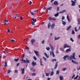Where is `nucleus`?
<instances>
[{
    "label": "nucleus",
    "instance_id": "1",
    "mask_svg": "<svg viewBox=\"0 0 80 80\" xmlns=\"http://www.w3.org/2000/svg\"><path fill=\"white\" fill-rule=\"evenodd\" d=\"M22 59H21V61H22V62H24V63H30V61H29V60H28V59L27 58H26V60H25L23 59V58H24V57H25V54H23L22 55Z\"/></svg>",
    "mask_w": 80,
    "mask_h": 80
},
{
    "label": "nucleus",
    "instance_id": "2",
    "mask_svg": "<svg viewBox=\"0 0 80 80\" xmlns=\"http://www.w3.org/2000/svg\"><path fill=\"white\" fill-rule=\"evenodd\" d=\"M64 12H66V10L65 9L63 10L62 11L58 13H57L54 15V17H58V15H59V14L60 13H64Z\"/></svg>",
    "mask_w": 80,
    "mask_h": 80
},
{
    "label": "nucleus",
    "instance_id": "3",
    "mask_svg": "<svg viewBox=\"0 0 80 80\" xmlns=\"http://www.w3.org/2000/svg\"><path fill=\"white\" fill-rule=\"evenodd\" d=\"M75 53H74L72 54V55L71 56V58H72V59L76 60V58H75Z\"/></svg>",
    "mask_w": 80,
    "mask_h": 80
},
{
    "label": "nucleus",
    "instance_id": "4",
    "mask_svg": "<svg viewBox=\"0 0 80 80\" xmlns=\"http://www.w3.org/2000/svg\"><path fill=\"white\" fill-rule=\"evenodd\" d=\"M21 70L22 74H24L25 72V68H21Z\"/></svg>",
    "mask_w": 80,
    "mask_h": 80
},
{
    "label": "nucleus",
    "instance_id": "5",
    "mask_svg": "<svg viewBox=\"0 0 80 80\" xmlns=\"http://www.w3.org/2000/svg\"><path fill=\"white\" fill-rule=\"evenodd\" d=\"M31 64L32 66H35V65H37V63H36V62H34V61H33L32 62Z\"/></svg>",
    "mask_w": 80,
    "mask_h": 80
},
{
    "label": "nucleus",
    "instance_id": "6",
    "mask_svg": "<svg viewBox=\"0 0 80 80\" xmlns=\"http://www.w3.org/2000/svg\"><path fill=\"white\" fill-rule=\"evenodd\" d=\"M34 52L37 56L38 57H39V55L38 54V51H34Z\"/></svg>",
    "mask_w": 80,
    "mask_h": 80
},
{
    "label": "nucleus",
    "instance_id": "7",
    "mask_svg": "<svg viewBox=\"0 0 80 80\" xmlns=\"http://www.w3.org/2000/svg\"><path fill=\"white\" fill-rule=\"evenodd\" d=\"M52 53L53 57H55V54H54V52H53V51H52V52H50V55H52Z\"/></svg>",
    "mask_w": 80,
    "mask_h": 80
},
{
    "label": "nucleus",
    "instance_id": "8",
    "mask_svg": "<svg viewBox=\"0 0 80 80\" xmlns=\"http://www.w3.org/2000/svg\"><path fill=\"white\" fill-rule=\"evenodd\" d=\"M71 2L72 3V6H75V3L76 2H75L74 1H71Z\"/></svg>",
    "mask_w": 80,
    "mask_h": 80
},
{
    "label": "nucleus",
    "instance_id": "9",
    "mask_svg": "<svg viewBox=\"0 0 80 80\" xmlns=\"http://www.w3.org/2000/svg\"><path fill=\"white\" fill-rule=\"evenodd\" d=\"M58 61H57L55 64V67L54 68V69H56L57 68V66H58Z\"/></svg>",
    "mask_w": 80,
    "mask_h": 80
},
{
    "label": "nucleus",
    "instance_id": "10",
    "mask_svg": "<svg viewBox=\"0 0 80 80\" xmlns=\"http://www.w3.org/2000/svg\"><path fill=\"white\" fill-rule=\"evenodd\" d=\"M54 27H55V24L53 23L51 26L52 29H53V28H54Z\"/></svg>",
    "mask_w": 80,
    "mask_h": 80
},
{
    "label": "nucleus",
    "instance_id": "11",
    "mask_svg": "<svg viewBox=\"0 0 80 80\" xmlns=\"http://www.w3.org/2000/svg\"><path fill=\"white\" fill-rule=\"evenodd\" d=\"M78 23V25H80V18H79L77 19Z\"/></svg>",
    "mask_w": 80,
    "mask_h": 80
},
{
    "label": "nucleus",
    "instance_id": "12",
    "mask_svg": "<svg viewBox=\"0 0 80 80\" xmlns=\"http://www.w3.org/2000/svg\"><path fill=\"white\" fill-rule=\"evenodd\" d=\"M72 63H75V64H78V62H76V61H73V60H72Z\"/></svg>",
    "mask_w": 80,
    "mask_h": 80
},
{
    "label": "nucleus",
    "instance_id": "13",
    "mask_svg": "<svg viewBox=\"0 0 80 80\" xmlns=\"http://www.w3.org/2000/svg\"><path fill=\"white\" fill-rule=\"evenodd\" d=\"M53 3H54V5H58V3L57 2V1H54Z\"/></svg>",
    "mask_w": 80,
    "mask_h": 80
},
{
    "label": "nucleus",
    "instance_id": "14",
    "mask_svg": "<svg viewBox=\"0 0 80 80\" xmlns=\"http://www.w3.org/2000/svg\"><path fill=\"white\" fill-rule=\"evenodd\" d=\"M35 41V40L34 39H32L31 41V42L32 44H33V43H34V42Z\"/></svg>",
    "mask_w": 80,
    "mask_h": 80
},
{
    "label": "nucleus",
    "instance_id": "15",
    "mask_svg": "<svg viewBox=\"0 0 80 80\" xmlns=\"http://www.w3.org/2000/svg\"><path fill=\"white\" fill-rule=\"evenodd\" d=\"M68 56L67 55L64 56L63 57V59H64V60H65V59H66V58H68Z\"/></svg>",
    "mask_w": 80,
    "mask_h": 80
},
{
    "label": "nucleus",
    "instance_id": "16",
    "mask_svg": "<svg viewBox=\"0 0 80 80\" xmlns=\"http://www.w3.org/2000/svg\"><path fill=\"white\" fill-rule=\"evenodd\" d=\"M62 24L63 25H66V22L63 20H62Z\"/></svg>",
    "mask_w": 80,
    "mask_h": 80
},
{
    "label": "nucleus",
    "instance_id": "17",
    "mask_svg": "<svg viewBox=\"0 0 80 80\" xmlns=\"http://www.w3.org/2000/svg\"><path fill=\"white\" fill-rule=\"evenodd\" d=\"M31 20H32L34 22H37V19H36V18H32L31 19Z\"/></svg>",
    "mask_w": 80,
    "mask_h": 80
},
{
    "label": "nucleus",
    "instance_id": "18",
    "mask_svg": "<svg viewBox=\"0 0 80 80\" xmlns=\"http://www.w3.org/2000/svg\"><path fill=\"white\" fill-rule=\"evenodd\" d=\"M71 50V49L70 48H69V49H67L66 51V52H69Z\"/></svg>",
    "mask_w": 80,
    "mask_h": 80
},
{
    "label": "nucleus",
    "instance_id": "19",
    "mask_svg": "<svg viewBox=\"0 0 80 80\" xmlns=\"http://www.w3.org/2000/svg\"><path fill=\"white\" fill-rule=\"evenodd\" d=\"M71 27H72V26H69L67 28V29H66L67 30H70V28H71Z\"/></svg>",
    "mask_w": 80,
    "mask_h": 80
},
{
    "label": "nucleus",
    "instance_id": "20",
    "mask_svg": "<svg viewBox=\"0 0 80 80\" xmlns=\"http://www.w3.org/2000/svg\"><path fill=\"white\" fill-rule=\"evenodd\" d=\"M44 54L45 55V57H47V58H49V56H48L47 55V53H44Z\"/></svg>",
    "mask_w": 80,
    "mask_h": 80
},
{
    "label": "nucleus",
    "instance_id": "21",
    "mask_svg": "<svg viewBox=\"0 0 80 80\" xmlns=\"http://www.w3.org/2000/svg\"><path fill=\"white\" fill-rule=\"evenodd\" d=\"M60 38V37H58V38L57 37H55L54 38V40H58Z\"/></svg>",
    "mask_w": 80,
    "mask_h": 80
},
{
    "label": "nucleus",
    "instance_id": "22",
    "mask_svg": "<svg viewBox=\"0 0 80 80\" xmlns=\"http://www.w3.org/2000/svg\"><path fill=\"white\" fill-rule=\"evenodd\" d=\"M50 47H51L52 52H53V46H52V45H50Z\"/></svg>",
    "mask_w": 80,
    "mask_h": 80
},
{
    "label": "nucleus",
    "instance_id": "23",
    "mask_svg": "<svg viewBox=\"0 0 80 80\" xmlns=\"http://www.w3.org/2000/svg\"><path fill=\"white\" fill-rule=\"evenodd\" d=\"M4 67H7V63L6 62H5V64L4 65Z\"/></svg>",
    "mask_w": 80,
    "mask_h": 80
},
{
    "label": "nucleus",
    "instance_id": "24",
    "mask_svg": "<svg viewBox=\"0 0 80 80\" xmlns=\"http://www.w3.org/2000/svg\"><path fill=\"white\" fill-rule=\"evenodd\" d=\"M67 19L68 20V22H70V18H69V17L68 16V15H67Z\"/></svg>",
    "mask_w": 80,
    "mask_h": 80
},
{
    "label": "nucleus",
    "instance_id": "25",
    "mask_svg": "<svg viewBox=\"0 0 80 80\" xmlns=\"http://www.w3.org/2000/svg\"><path fill=\"white\" fill-rule=\"evenodd\" d=\"M18 60H19V58H18L17 59H14V60L15 61V62H18Z\"/></svg>",
    "mask_w": 80,
    "mask_h": 80
},
{
    "label": "nucleus",
    "instance_id": "26",
    "mask_svg": "<svg viewBox=\"0 0 80 80\" xmlns=\"http://www.w3.org/2000/svg\"><path fill=\"white\" fill-rule=\"evenodd\" d=\"M53 74H54V72H53V71H52L51 72L50 76H52V75H53Z\"/></svg>",
    "mask_w": 80,
    "mask_h": 80
},
{
    "label": "nucleus",
    "instance_id": "27",
    "mask_svg": "<svg viewBox=\"0 0 80 80\" xmlns=\"http://www.w3.org/2000/svg\"><path fill=\"white\" fill-rule=\"evenodd\" d=\"M50 27V22H49L48 24V28H49Z\"/></svg>",
    "mask_w": 80,
    "mask_h": 80
},
{
    "label": "nucleus",
    "instance_id": "28",
    "mask_svg": "<svg viewBox=\"0 0 80 80\" xmlns=\"http://www.w3.org/2000/svg\"><path fill=\"white\" fill-rule=\"evenodd\" d=\"M40 65L41 66H42L43 64H42V59H40Z\"/></svg>",
    "mask_w": 80,
    "mask_h": 80
},
{
    "label": "nucleus",
    "instance_id": "29",
    "mask_svg": "<svg viewBox=\"0 0 80 80\" xmlns=\"http://www.w3.org/2000/svg\"><path fill=\"white\" fill-rule=\"evenodd\" d=\"M50 20H53L54 21H55L56 20L55 18H50Z\"/></svg>",
    "mask_w": 80,
    "mask_h": 80
},
{
    "label": "nucleus",
    "instance_id": "30",
    "mask_svg": "<svg viewBox=\"0 0 80 80\" xmlns=\"http://www.w3.org/2000/svg\"><path fill=\"white\" fill-rule=\"evenodd\" d=\"M29 12L32 15H33V16H34V13H33V12H32V11H30Z\"/></svg>",
    "mask_w": 80,
    "mask_h": 80
},
{
    "label": "nucleus",
    "instance_id": "31",
    "mask_svg": "<svg viewBox=\"0 0 80 80\" xmlns=\"http://www.w3.org/2000/svg\"><path fill=\"white\" fill-rule=\"evenodd\" d=\"M56 61H57V60L55 59H52V62H56Z\"/></svg>",
    "mask_w": 80,
    "mask_h": 80
},
{
    "label": "nucleus",
    "instance_id": "32",
    "mask_svg": "<svg viewBox=\"0 0 80 80\" xmlns=\"http://www.w3.org/2000/svg\"><path fill=\"white\" fill-rule=\"evenodd\" d=\"M78 75H77L74 78V80H75V79H77V78H78Z\"/></svg>",
    "mask_w": 80,
    "mask_h": 80
},
{
    "label": "nucleus",
    "instance_id": "33",
    "mask_svg": "<svg viewBox=\"0 0 80 80\" xmlns=\"http://www.w3.org/2000/svg\"><path fill=\"white\" fill-rule=\"evenodd\" d=\"M75 32L74 31V30H72V34H75Z\"/></svg>",
    "mask_w": 80,
    "mask_h": 80
},
{
    "label": "nucleus",
    "instance_id": "34",
    "mask_svg": "<svg viewBox=\"0 0 80 80\" xmlns=\"http://www.w3.org/2000/svg\"><path fill=\"white\" fill-rule=\"evenodd\" d=\"M32 76H35L36 75V73H32Z\"/></svg>",
    "mask_w": 80,
    "mask_h": 80
},
{
    "label": "nucleus",
    "instance_id": "35",
    "mask_svg": "<svg viewBox=\"0 0 80 80\" xmlns=\"http://www.w3.org/2000/svg\"><path fill=\"white\" fill-rule=\"evenodd\" d=\"M72 60V58H71V57H69V56H68V60Z\"/></svg>",
    "mask_w": 80,
    "mask_h": 80
},
{
    "label": "nucleus",
    "instance_id": "36",
    "mask_svg": "<svg viewBox=\"0 0 80 80\" xmlns=\"http://www.w3.org/2000/svg\"><path fill=\"white\" fill-rule=\"evenodd\" d=\"M60 80H63V77H62V76H60Z\"/></svg>",
    "mask_w": 80,
    "mask_h": 80
},
{
    "label": "nucleus",
    "instance_id": "37",
    "mask_svg": "<svg viewBox=\"0 0 80 80\" xmlns=\"http://www.w3.org/2000/svg\"><path fill=\"white\" fill-rule=\"evenodd\" d=\"M33 58L35 60H37V58L35 56H34L33 57Z\"/></svg>",
    "mask_w": 80,
    "mask_h": 80
},
{
    "label": "nucleus",
    "instance_id": "38",
    "mask_svg": "<svg viewBox=\"0 0 80 80\" xmlns=\"http://www.w3.org/2000/svg\"><path fill=\"white\" fill-rule=\"evenodd\" d=\"M74 30H75V32H77V31H78V30L77 29V27H75L74 28Z\"/></svg>",
    "mask_w": 80,
    "mask_h": 80
},
{
    "label": "nucleus",
    "instance_id": "39",
    "mask_svg": "<svg viewBox=\"0 0 80 80\" xmlns=\"http://www.w3.org/2000/svg\"><path fill=\"white\" fill-rule=\"evenodd\" d=\"M66 69H66V68H63L62 69V71H65V70H66Z\"/></svg>",
    "mask_w": 80,
    "mask_h": 80
},
{
    "label": "nucleus",
    "instance_id": "40",
    "mask_svg": "<svg viewBox=\"0 0 80 80\" xmlns=\"http://www.w3.org/2000/svg\"><path fill=\"white\" fill-rule=\"evenodd\" d=\"M43 59L45 61H47V58H45L44 57H43Z\"/></svg>",
    "mask_w": 80,
    "mask_h": 80
},
{
    "label": "nucleus",
    "instance_id": "41",
    "mask_svg": "<svg viewBox=\"0 0 80 80\" xmlns=\"http://www.w3.org/2000/svg\"><path fill=\"white\" fill-rule=\"evenodd\" d=\"M11 72V71L10 70H8V71L7 73H10Z\"/></svg>",
    "mask_w": 80,
    "mask_h": 80
},
{
    "label": "nucleus",
    "instance_id": "42",
    "mask_svg": "<svg viewBox=\"0 0 80 80\" xmlns=\"http://www.w3.org/2000/svg\"><path fill=\"white\" fill-rule=\"evenodd\" d=\"M60 72L59 71L57 70V72H56V74L57 75H58V74H59V73Z\"/></svg>",
    "mask_w": 80,
    "mask_h": 80
},
{
    "label": "nucleus",
    "instance_id": "43",
    "mask_svg": "<svg viewBox=\"0 0 80 80\" xmlns=\"http://www.w3.org/2000/svg\"><path fill=\"white\" fill-rule=\"evenodd\" d=\"M70 40L71 41H72V42H74V41L73 40V38H70Z\"/></svg>",
    "mask_w": 80,
    "mask_h": 80
},
{
    "label": "nucleus",
    "instance_id": "44",
    "mask_svg": "<svg viewBox=\"0 0 80 80\" xmlns=\"http://www.w3.org/2000/svg\"><path fill=\"white\" fill-rule=\"evenodd\" d=\"M35 22H32V25H35Z\"/></svg>",
    "mask_w": 80,
    "mask_h": 80
},
{
    "label": "nucleus",
    "instance_id": "45",
    "mask_svg": "<svg viewBox=\"0 0 80 80\" xmlns=\"http://www.w3.org/2000/svg\"><path fill=\"white\" fill-rule=\"evenodd\" d=\"M20 20H23V18H22V16L20 17Z\"/></svg>",
    "mask_w": 80,
    "mask_h": 80
},
{
    "label": "nucleus",
    "instance_id": "46",
    "mask_svg": "<svg viewBox=\"0 0 80 80\" xmlns=\"http://www.w3.org/2000/svg\"><path fill=\"white\" fill-rule=\"evenodd\" d=\"M75 74H73L72 76V79H73V78H74V77H75Z\"/></svg>",
    "mask_w": 80,
    "mask_h": 80
},
{
    "label": "nucleus",
    "instance_id": "47",
    "mask_svg": "<svg viewBox=\"0 0 80 80\" xmlns=\"http://www.w3.org/2000/svg\"><path fill=\"white\" fill-rule=\"evenodd\" d=\"M67 44H65V46H64V48H65L66 47H67Z\"/></svg>",
    "mask_w": 80,
    "mask_h": 80
},
{
    "label": "nucleus",
    "instance_id": "48",
    "mask_svg": "<svg viewBox=\"0 0 80 80\" xmlns=\"http://www.w3.org/2000/svg\"><path fill=\"white\" fill-rule=\"evenodd\" d=\"M65 19V17L64 16H62V20H64Z\"/></svg>",
    "mask_w": 80,
    "mask_h": 80
},
{
    "label": "nucleus",
    "instance_id": "49",
    "mask_svg": "<svg viewBox=\"0 0 80 80\" xmlns=\"http://www.w3.org/2000/svg\"><path fill=\"white\" fill-rule=\"evenodd\" d=\"M11 41L12 42H15V40L13 39L11 40Z\"/></svg>",
    "mask_w": 80,
    "mask_h": 80
},
{
    "label": "nucleus",
    "instance_id": "50",
    "mask_svg": "<svg viewBox=\"0 0 80 80\" xmlns=\"http://www.w3.org/2000/svg\"><path fill=\"white\" fill-rule=\"evenodd\" d=\"M50 48L49 47H47V48H46V49H47L48 50H50Z\"/></svg>",
    "mask_w": 80,
    "mask_h": 80
},
{
    "label": "nucleus",
    "instance_id": "51",
    "mask_svg": "<svg viewBox=\"0 0 80 80\" xmlns=\"http://www.w3.org/2000/svg\"><path fill=\"white\" fill-rule=\"evenodd\" d=\"M7 32L8 33H10V29H8L7 30Z\"/></svg>",
    "mask_w": 80,
    "mask_h": 80
},
{
    "label": "nucleus",
    "instance_id": "52",
    "mask_svg": "<svg viewBox=\"0 0 80 80\" xmlns=\"http://www.w3.org/2000/svg\"><path fill=\"white\" fill-rule=\"evenodd\" d=\"M19 65H20V63H18L17 64L16 66L17 67H18V66H19Z\"/></svg>",
    "mask_w": 80,
    "mask_h": 80
},
{
    "label": "nucleus",
    "instance_id": "53",
    "mask_svg": "<svg viewBox=\"0 0 80 80\" xmlns=\"http://www.w3.org/2000/svg\"><path fill=\"white\" fill-rule=\"evenodd\" d=\"M47 10H50V7H49V8H47Z\"/></svg>",
    "mask_w": 80,
    "mask_h": 80
},
{
    "label": "nucleus",
    "instance_id": "54",
    "mask_svg": "<svg viewBox=\"0 0 80 80\" xmlns=\"http://www.w3.org/2000/svg\"><path fill=\"white\" fill-rule=\"evenodd\" d=\"M44 43H45V41L43 40L42 42V44H43Z\"/></svg>",
    "mask_w": 80,
    "mask_h": 80
},
{
    "label": "nucleus",
    "instance_id": "55",
    "mask_svg": "<svg viewBox=\"0 0 80 80\" xmlns=\"http://www.w3.org/2000/svg\"><path fill=\"white\" fill-rule=\"evenodd\" d=\"M46 76H49V74L47 73H46Z\"/></svg>",
    "mask_w": 80,
    "mask_h": 80
},
{
    "label": "nucleus",
    "instance_id": "56",
    "mask_svg": "<svg viewBox=\"0 0 80 80\" xmlns=\"http://www.w3.org/2000/svg\"><path fill=\"white\" fill-rule=\"evenodd\" d=\"M58 10H59V7H58L57 8V11H58Z\"/></svg>",
    "mask_w": 80,
    "mask_h": 80
},
{
    "label": "nucleus",
    "instance_id": "57",
    "mask_svg": "<svg viewBox=\"0 0 80 80\" xmlns=\"http://www.w3.org/2000/svg\"><path fill=\"white\" fill-rule=\"evenodd\" d=\"M28 49H29V48H28V47H26V49L27 50H28Z\"/></svg>",
    "mask_w": 80,
    "mask_h": 80
},
{
    "label": "nucleus",
    "instance_id": "58",
    "mask_svg": "<svg viewBox=\"0 0 80 80\" xmlns=\"http://www.w3.org/2000/svg\"><path fill=\"white\" fill-rule=\"evenodd\" d=\"M32 1H30L29 2V4H30V5H31V4H32Z\"/></svg>",
    "mask_w": 80,
    "mask_h": 80
},
{
    "label": "nucleus",
    "instance_id": "59",
    "mask_svg": "<svg viewBox=\"0 0 80 80\" xmlns=\"http://www.w3.org/2000/svg\"><path fill=\"white\" fill-rule=\"evenodd\" d=\"M15 73H17V70H15Z\"/></svg>",
    "mask_w": 80,
    "mask_h": 80
},
{
    "label": "nucleus",
    "instance_id": "60",
    "mask_svg": "<svg viewBox=\"0 0 80 80\" xmlns=\"http://www.w3.org/2000/svg\"><path fill=\"white\" fill-rule=\"evenodd\" d=\"M55 0H51V3H52Z\"/></svg>",
    "mask_w": 80,
    "mask_h": 80
},
{
    "label": "nucleus",
    "instance_id": "61",
    "mask_svg": "<svg viewBox=\"0 0 80 80\" xmlns=\"http://www.w3.org/2000/svg\"><path fill=\"white\" fill-rule=\"evenodd\" d=\"M57 53H59V52H58V51L57 50L56 51Z\"/></svg>",
    "mask_w": 80,
    "mask_h": 80
},
{
    "label": "nucleus",
    "instance_id": "62",
    "mask_svg": "<svg viewBox=\"0 0 80 80\" xmlns=\"http://www.w3.org/2000/svg\"><path fill=\"white\" fill-rule=\"evenodd\" d=\"M33 72H35V69H34L32 71Z\"/></svg>",
    "mask_w": 80,
    "mask_h": 80
},
{
    "label": "nucleus",
    "instance_id": "63",
    "mask_svg": "<svg viewBox=\"0 0 80 80\" xmlns=\"http://www.w3.org/2000/svg\"><path fill=\"white\" fill-rule=\"evenodd\" d=\"M43 10H46V8H45V7H44L43 8Z\"/></svg>",
    "mask_w": 80,
    "mask_h": 80
},
{
    "label": "nucleus",
    "instance_id": "64",
    "mask_svg": "<svg viewBox=\"0 0 80 80\" xmlns=\"http://www.w3.org/2000/svg\"><path fill=\"white\" fill-rule=\"evenodd\" d=\"M5 22H8V20H5Z\"/></svg>",
    "mask_w": 80,
    "mask_h": 80
}]
</instances>
